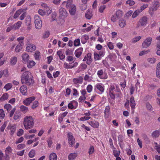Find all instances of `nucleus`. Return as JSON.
<instances>
[{
	"instance_id": "obj_1",
	"label": "nucleus",
	"mask_w": 160,
	"mask_h": 160,
	"mask_svg": "<svg viewBox=\"0 0 160 160\" xmlns=\"http://www.w3.org/2000/svg\"><path fill=\"white\" fill-rule=\"evenodd\" d=\"M21 80L22 83L30 84L34 82L33 77L31 72L29 71L24 72L21 77Z\"/></svg>"
},
{
	"instance_id": "obj_2",
	"label": "nucleus",
	"mask_w": 160,
	"mask_h": 160,
	"mask_svg": "<svg viewBox=\"0 0 160 160\" xmlns=\"http://www.w3.org/2000/svg\"><path fill=\"white\" fill-rule=\"evenodd\" d=\"M23 125L26 130L32 128L34 125V118L31 116H27L23 118Z\"/></svg>"
},
{
	"instance_id": "obj_3",
	"label": "nucleus",
	"mask_w": 160,
	"mask_h": 160,
	"mask_svg": "<svg viewBox=\"0 0 160 160\" xmlns=\"http://www.w3.org/2000/svg\"><path fill=\"white\" fill-rule=\"evenodd\" d=\"M115 89V87L114 85H111L108 89V96L110 97L111 99H118L122 96V94L121 92H118V93L115 96L114 95V91Z\"/></svg>"
},
{
	"instance_id": "obj_4",
	"label": "nucleus",
	"mask_w": 160,
	"mask_h": 160,
	"mask_svg": "<svg viewBox=\"0 0 160 160\" xmlns=\"http://www.w3.org/2000/svg\"><path fill=\"white\" fill-rule=\"evenodd\" d=\"M34 22L35 26L36 28L40 29L42 26V21L40 18L37 15H36L34 17Z\"/></svg>"
},
{
	"instance_id": "obj_5",
	"label": "nucleus",
	"mask_w": 160,
	"mask_h": 160,
	"mask_svg": "<svg viewBox=\"0 0 160 160\" xmlns=\"http://www.w3.org/2000/svg\"><path fill=\"white\" fill-rule=\"evenodd\" d=\"M12 152V149L9 146L6 148L5 152V155L4 157V160H10V155Z\"/></svg>"
},
{
	"instance_id": "obj_6",
	"label": "nucleus",
	"mask_w": 160,
	"mask_h": 160,
	"mask_svg": "<svg viewBox=\"0 0 160 160\" xmlns=\"http://www.w3.org/2000/svg\"><path fill=\"white\" fill-rule=\"evenodd\" d=\"M97 74L98 77L101 79H106L108 78L107 73L103 72L102 69L98 70L97 71Z\"/></svg>"
},
{
	"instance_id": "obj_7",
	"label": "nucleus",
	"mask_w": 160,
	"mask_h": 160,
	"mask_svg": "<svg viewBox=\"0 0 160 160\" xmlns=\"http://www.w3.org/2000/svg\"><path fill=\"white\" fill-rule=\"evenodd\" d=\"M152 39L151 37L146 38L142 44V47L143 48H148L151 44Z\"/></svg>"
},
{
	"instance_id": "obj_8",
	"label": "nucleus",
	"mask_w": 160,
	"mask_h": 160,
	"mask_svg": "<svg viewBox=\"0 0 160 160\" xmlns=\"http://www.w3.org/2000/svg\"><path fill=\"white\" fill-rule=\"evenodd\" d=\"M59 14L60 18L63 19L67 16L68 13L65 8H61L59 9Z\"/></svg>"
},
{
	"instance_id": "obj_9",
	"label": "nucleus",
	"mask_w": 160,
	"mask_h": 160,
	"mask_svg": "<svg viewBox=\"0 0 160 160\" xmlns=\"http://www.w3.org/2000/svg\"><path fill=\"white\" fill-rule=\"evenodd\" d=\"M68 143L71 147H72L75 143V139L73 136L72 133L70 132L68 133Z\"/></svg>"
},
{
	"instance_id": "obj_10",
	"label": "nucleus",
	"mask_w": 160,
	"mask_h": 160,
	"mask_svg": "<svg viewBox=\"0 0 160 160\" xmlns=\"http://www.w3.org/2000/svg\"><path fill=\"white\" fill-rule=\"evenodd\" d=\"M105 52H104L100 51L98 53L96 52L94 53V58L95 60H98L101 59V58L104 56Z\"/></svg>"
},
{
	"instance_id": "obj_11",
	"label": "nucleus",
	"mask_w": 160,
	"mask_h": 160,
	"mask_svg": "<svg viewBox=\"0 0 160 160\" xmlns=\"http://www.w3.org/2000/svg\"><path fill=\"white\" fill-rule=\"evenodd\" d=\"M36 49V45L34 44L30 43L27 45L26 48V50L28 52H32L35 51Z\"/></svg>"
},
{
	"instance_id": "obj_12",
	"label": "nucleus",
	"mask_w": 160,
	"mask_h": 160,
	"mask_svg": "<svg viewBox=\"0 0 160 160\" xmlns=\"http://www.w3.org/2000/svg\"><path fill=\"white\" fill-rule=\"evenodd\" d=\"M88 124L91 127L94 128H98L99 127V124L97 121L91 119L90 121L88 122Z\"/></svg>"
},
{
	"instance_id": "obj_13",
	"label": "nucleus",
	"mask_w": 160,
	"mask_h": 160,
	"mask_svg": "<svg viewBox=\"0 0 160 160\" xmlns=\"http://www.w3.org/2000/svg\"><path fill=\"white\" fill-rule=\"evenodd\" d=\"M78 65V63L77 62L75 63H68L65 62L64 64L63 67L66 69H71L74 67H76Z\"/></svg>"
},
{
	"instance_id": "obj_14",
	"label": "nucleus",
	"mask_w": 160,
	"mask_h": 160,
	"mask_svg": "<svg viewBox=\"0 0 160 160\" xmlns=\"http://www.w3.org/2000/svg\"><path fill=\"white\" fill-rule=\"evenodd\" d=\"M83 61H86L88 64H90L92 62V59L91 58V54L90 53H88L85 56Z\"/></svg>"
},
{
	"instance_id": "obj_15",
	"label": "nucleus",
	"mask_w": 160,
	"mask_h": 160,
	"mask_svg": "<svg viewBox=\"0 0 160 160\" xmlns=\"http://www.w3.org/2000/svg\"><path fill=\"white\" fill-rule=\"evenodd\" d=\"M78 106V103L76 101H72L68 105V107L70 109H75Z\"/></svg>"
},
{
	"instance_id": "obj_16",
	"label": "nucleus",
	"mask_w": 160,
	"mask_h": 160,
	"mask_svg": "<svg viewBox=\"0 0 160 160\" xmlns=\"http://www.w3.org/2000/svg\"><path fill=\"white\" fill-rule=\"evenodd\" d=\"M69 12L71 15H75L76 11V7L75 5H72L68 8Z\"/></svg>"
},
{
	"instance_id": "obj_17",
	"label": "nucleus",
	"mask_w": 160,
	"mask_h": 160,
	"mask_svg": "<svg viewBox=\"0 0 160 160\" xmlns=\"http://www.w3.org/2000/svg\"><path fill=\"white\" fill-rule=\"evenodd\" d=\"M22 58L23 63H26L29 60L30 57L28 53H24L22 55Z\"/></svg>"
},
{
	"instance_id": "obj_18",
	"label": "nucleus",
	"mask_w": 160,
	"mask_h": 160,
	"mask_svg": "<svg viewBox=\"0 0 160 160\" xmlns=\"http://www.w3.org/2000/svg\"><path fill=\"white\" fill-rule=\"evenodd\" d=\"M24 45L23 42H20L16 46L15 51L16 52H20L23 46Z\"/></svg>"
},
{
	"instance_id": "obj_19",
	"label": "nucleus",
	"mask_w": 160,
	"mask_h": 160,
	"mask_svg": "<svg viewBox=\"0 0 160 160\" xmlns=\"http://www.w3.org/2000/svg\"><path fill=\"white\" fill-rule=\"evenodd\" d=\"M118 25L121 28L125 27L127 24L126 21L124 19H121L118 21Z\"/></svg>"
},
{
	"instance_id": "obj_20",
	"label": "nucleus",
	"mask_w": 160,
	"mask_h": 160,
	"mask_svg": "<svg viewBox=\"0 0 160 160\" xmlns=\"http://www.w3.org/2000/svg\"><path fill=\"white\" fill-rule=\"evenodd\" d=\"M20 92L24 95H25L27 92V88L26 86L23 85L20 88Z\"/></svg>"
},
{
	"instance_id": "obj_21",
	"label": "nucleus",
	"mask_w": 160,
	"mask_h": 160,
	"mask_svg": "<svg viewBox=\"0 0 160 160\" xmlns=\"http://www.w3.org/2000/svg\"><path fill=\"white\" fill-rule=\"evenodd\" d=\"M156 75L157 78H160V62L157 65Z\"/></svg>"
},
{
	"instance_id": "obj_22",
	"label": "nucleus",
	"mask_w": 160,
	"mask_h": 160,
	"mask_svg": "<svg viewBox=\"0 0 160 160\" xmlns=\"http://www.w3.org/2000/svg\"><path fill=\"white\" fill-rule=\"evenodd\" d=\"M147 21V18L145 17H143L141 18L139 21V23L142 26L146 25Z\"/></svg>"
},
{
	"instance_id": "obj_23",
	"label": "nucleus",
	"mask_w": 160,
	"mask_h": 160,
	"mask_svg": "<svg viewBox=\"0 0 160 160\" xmlns=\"http://www.w3.org/2000/svg\"><path fill=\"white\" fill-rule=\"evenodd\" d=\"M82 51L83 48H80L77 49L75 52V56L77 58L79 57L82 54Z\"/></svg>"
},
{
	"instance_id": "obj_24",
	"label": "nucleus",
	"mask_w": 160,
	"mask_h": 160,
	"mask_svg": "<svg viewBox=\"0 0 160 160\" xmlns=\"http://www.w3.org/2000/svg\"><path fill=\"white\" fill-rule=\"evenodd\" d=\"M7 128L11 130L10 134L11 135H13L16 131V127L15 126H11V125H8Z\"/></svg>"
},
{
	"instance_id": "obj_25",
	"label": "nucleus",
	"mask_w": 160,
	"mask_h": 160,
	"mask_svg": "<svg viewBox=\"0 0 160 160\" xmlns=\"http://www.w3.org/2000/svg\"><path fill=\"white\" fill-rule=\"evenodd\" d=\"M27 62V66L28 68H32L36 65V62L32 60H30Z\"/></svg>"
},
{
	"instance_id": "obj_26",
	"label": "nucleus",
	"mask_w": 160,
	"mask_h": 160,
	"mask_svg": "<svg viewBox=\"0 0 160 160\" xmlns=\"http://www.w3.org/2000/svg\"><path fill=\"white\" fill-rule=\"evenodd\" d=\"M23 12L24 9H20L17 10L13 15V18L15 19L17 18Z\"/></svg>"
},
{
	"instance_id": "obj_27",
	"label": "nucleus",
	"mask_w": 160,
	"mask_h": 160,
	"mask_svg": "<svg viewBox=\"0 0 160 160\" xmlns=\"http://www.w3.org/2000/svg\"><path fill=\"white\" fill-rule=\"evenodd\" d=\"M89 39V37L86 34L83 35L82 36L81 40L82 43L84 44Z\"/></svg>"
},
{
	"instance_id": "obj_28",
	"label": "nucleus",
	"mask_w": 160,
	"mask_h": 160,
	"mask_svg": "<svg viewBox=\"0 0 160 160\" xmlns=\"http://www.w3.org/2000/svg\"><path fill=\"white\" fill-rule=\"evenodd\" d=\"M110 114V108L108 106L106 107L104 110V117L105 118H108Z\"/></svg>"
},
{
	"instance_id": "obj_29",
	"label": "nucleus",
	"mask_w": 160,
	"mask_h": 160,
	"mask_svg": "<svg viewBox=\"0 0 160 160\" xmlns=\"http://www.w3.org/2000/svg\"><path fill=\"white\" fill-rule=\"evenodd\" d=\"M160 135V131L156 130L154 131L152 133V136L153 138H158Z\"/></svg>"
},
{
	"instance_id": "obj_30",
	"label": "nucleus",
	"mask_w": 160,
	"mask_h": 160,
	"mask_svg": "<svg viewBox=\"0 0 160 160\" xmlns=\"http://www.w3.org/2000/svg\"><path fill=\"white\" fill-rule=\"evenodd\" d=\"M83 82V78L81 77H79L73 79V82L75 83H81Z\"/></svg>"
},
{
	"instance_id": "obj_31",
	"label": "nucleus",
	"mask_w": 160,
	"mask_h": 160,
	"mask_svg": "<svg viewBox=\"0 0 160 160\" xmlns=\"http://www.w3.org/2000/svg\"><path fill=\"white\" fill-rule=\"evenodd\" d=\"M78 156L77 153H71L68 156V158L69 160H74Z\"/></svg>"
},
{
	"instance_id": "obj_32",
	"label": "nucleus",
	"mask_w": 160,
	"mask_h": 160,
	"mask_svg": "<svg viewBox=\"0 0 160 160\" xmlns=\"http://www.w3.org/2000/svg\"><path fill=\"white\" fill-rule=\"evenodd\" d=\"M72 0H68L66 2L65 1L63 2H62V4H65L66 2V6L67 8H68L72 5H74V4H72Z\"/></svg>"
},
{
	"instance_id": "obj_33",
	"label": "nucleus",
	"mask_w": 160,
	"mask_h": 160,
	"mask_svg": "<svg viewBox=\"0 0 160 160\" xmlns=\"http://www.w3.org/2000/svg\"><path fill=\"white\" fill-rule=\"evenodd\" d=\"M22 24V22L19 21L12 25L14 28V30L18 29L21 27Z\"/></svg>"
},
{
	"instance_id": "obj_34",
	"label": "nucleus",
	"mask_w": 160,
	"mask_h": 160,
	"mask_svg": "<svg viewBox=\"0 0 160 160\" xmlns=\"http://www.w3.org/2000/svg\"><path fill=\"white\" fill-rule=\"evenodd\" d=\"M57 54L61 60H63L64 59L65 56L63 54L61 50H59L57 51Z\"/></svg>"
},
{
	"instance_id": "obj_35",
	"label": "nucleus",
	"mask_w": 160,
	"mask_h": 160,
	"mask_svg": "<svg viewBox=\"0 0 160 160\" xmlns=\"http://www.w3.org/2000/svg\"><path fill=\"white\" fill-rule=\"evenodd\" d=\"M96 87L97 89L100 91L102 93L104 92V87L102 86V84H98L96 85Z\"/></svg>"
},
{
	"instance_id": "obj_36",
	"label": "nucleus",
	"mask_w": 160,
	"mask_h": 160,
	"mask_svg": "<svg viewBox=\"0 0 160 160\" xmlns=\"http://www.w3.org/2000/svg\"><path fill=\"white\" fill-rule=\"evenodd\" d=\"M21 113L18 111H16L14 114L13 116V119L15 120H17L20 117Z\"/></svg>"
},
{
	"instance_id": "obj_37",
	"label": "nucleus",
	"mask_w": 160,
	"mask_h": 160,
	"mask_svg": "<svg viewBox=\"0 0 160 160\" xmlns=\"http://www.w3.org/2000/svg\"><path fill=\"white\" fill-rule=\"evenodd\" d=\"M49 158V160H57V155L55 153L52 152L50 154Z\"/></svg>"
},
{
	"instance_id": "obj_38",
	"label": "nucleus",
	"mask_w": 160,
	"mask_h": 160,
	"mask_svg": "<svg viewBox=\"0 0 160 160\" xmlns=\"http://www.w3.org/2000/svg\"><path fill=\"white\" fill-rule=\"evenodd\" d=\"M12 85L11 83H8L5 85L3 88L7 91L10 90L12 88Z\"/></svg>"
},
{
	"instance_id": "obj_39",
	"label": "nucleus",
	"mask_w": 160,
	"mask_h": 160,
	"mask_svg": "<svg viewBox=\"0 0 160 160\" xmlns=\"http://www.w3.org/2000/svg\"><path fill=\"white\" fill-rule=\"evenodd\" d=\"M20 109L21 111L23 113H26L28 111V108L23 105H21L20 107Z\"/></svg>"
},
{
	"instance_id": "obj_40",
	"label": "nucleus",
	"mask_w": 160,
	"mask_h": 160,
	"mask_svg": "<svg viewBox=\"0 0 160 160\" xmlns=\"http://www.w3.org/2000/svg\"><path fill=\"white\" fill-rule=\"evenodd\" d=\"M123 14V12L122 11L120 10H117L115 13V15L116 16L117 18H120L121 17Z\"/></svg>"
},
{
	"instance_id": "obj_41",
	"label": "nucleus",
	"mask_w": 160,
	"mask_h": 160,
	"mask_svg": "<svg viewBox=\"0 0 160 160\" xmlns=\"http://www.w3.org/2000/svg\"><path fill=\"white\" fill-rule=\"evenodd\" d=\"M31 22V18L30 16H27L26 19V23L27 25L28 26H30Z\"/></svg>"
},
{
	"instance_id": "obj_42",
	"label": "nucleus",
	"mask_w": 160,
	"mask_h": 160,
	"mask_svg": "<svg viewBox=\"0 0 160 160\" xmlns=\"http://www.w3.org/2000/svg\"><path fill=\"white\" fill-rule=\"evenodd\" d=\"M17 61V58L16 57H12L11 59L10 63L12 65H15Z\"/></svg>"
},
{
	"instance_id": "obj_43",
	"label": "nucleus",
	"mask_w": 160,
	"mask_h": 160,
	"mask_svg": "<svg viewBox=\"0 0 160 160\" xmlns=\"http://www.w3.org/2000/svg\"><path fill=\"white\" fill-rule=\"evenodd\" d=\"M140 12H141L138 9L135 10L133 12H132V18H134L137 17Z\"/></svg>"
},
{
	"instance_id": "obj_44",
	"label": "nucleus",
	"mask_w": 160,
	"mask_h": 160,
	"mask_svg": "<svg viewBox=\"0 0 160 160\" xmlns=\"http://www.w3.org/2000/svg\"><path fill=\"white\" fill-rule=\"evenodd\" d=\"M40 53L39 51H36L34 54V58L36 60H39L40 58Z\"/></svg>"
},
{
	"instance_id": "obj_45",
	"label": "nucleus",
	"mask_w": 160,
	"mask_h": 160,
	"mask_svg": "<svg viewBox=\"0 0 160 160\" xmlns=\"http://www.w3.org/2000/svg\"><path fill=\"white\" fill-rule=\"evenodd\" d=\"M92 16V14L91 11L90 10H88L85 14L86 17L87 19H89L91 18Z\"/></svg>"
},
{
	"instance_id": "obj_46",
	"label": "nucleus",
	"mask_w": 160,
	"mask_h": 160,
	"mask_svg": "<svg viewBox=\"0 0 160 160\" xmlns=\"http://www.w3.org/2000/svg\"><path fill=\"white\" fill-rule=\"evenodd\" d=\"M106 6L102 5L98 8V11L100 13H103L106 8Z\"/></svg>"
},
{
	"instance_id": "obj_47",
	"label": "nucleus",
	"mask_w": 160,
	"mask_h": 160,
	"mask_svg": "<svg viewBox=\"0 0 160 160\" xmlns=\"http://www.w3.org/2000/svg\"><path fill=\"white\" fill-rule=\"evenodd\" d=\"M35 151L34 149H32L29 152L28 156L30 158H32L35 156Z\"/></svg>"
},
{
	"instance_id": "obj_48",
	"label": "nucleus",
	"mask_w": 160,
	"mask_h": 160,
	"mask_svg": "<svg viewBox=\"0 0 160 160\" xmlns=\"http://www.w3.org/2000/svg\"><path fill=\"white\" fill-rule=\"evenodd\" d=\"M120 151H117V150H113V154L115 157L119 156L120 154Z\"/></svg>"
},
{
	"instance_id": "obj_49",
	"label": "nucleus",
	"mask_w": 160,
	"mask_h": 160,
	"mask_svg": "<svg viewBox=\"0 0 160 160\" xmlns=\"http://www.w3.org/2000/svg\"><path fill=\"white\" fill-rule=\"evenodd\" d=\"M44 11L45 12V14L48 15L50 13H51L52 12V8L50 7H48L46 9L45 8L44 9Z\"/></svg>"
},
{
	"instance_id": "obj_50",
	"label": "nucleus",
	"mask_w": 160,
	"mask_h": 160,
	"mask_svg": "<svg viewBox=\"0 0 160 160\" xmlns=\"http://www.w3.org/2000/svg\"><path fill=\"white\" fill-rule=\"evenodd\" d=\"M9 95L8 93H6L3 94L0 98V100H5L8 98Z\"/></svg>"
},
{
	"instance_id": "obj_51",
	"label": "nucleus",
	"mask_w": 160,
	"mask_h": 160,
	"mask_svg": "<svg viewBox=\"0 0 160 160\" xmlns=\"http://www.w3.org/2000/svg\"><path fill=\"white\" fill-rule=\"evenodd\" d=\"M156 53L158 55L160 56V42H159L157 45Z\"/></svg>"
},
{
	"instance_id": "obj_52",
	"label": "nucleus",
	"mask_w": 160,
	"mask_h": 160,
	"mask_svg": "<svg viewBox=\"0 0 160 160\" xmlns=\"http://www.w3.org/2000/svg\"><path fill=\"white\" fill-rule=\"evenodd\" d=\"M48 145L49 147H51L52 144V138L51 137H50L47 140Z\"/></svg>"
},
{
	"instance_id": "obj_53",
	"label": "nucleus",
	"mask_w": 160,
	"mask_h": 160,
	"mask_svg": "<svg viewBox=\"0 0 160 160\" xmlns=\"http://www.w3.org/2000/svg\"><path fill=\"white\" fill-rule=\"evenodd\" d=\"M148 7V5L147 4H144L139 9H138L139 11L141 12L145 8H147Z\"/></svg>"
},
{
	"instance_id": "obj_54",
	"label": "nucleus",
	"mask_w": 160,
	"mask_h": 160,
	"mask_svg": "<svg viewBox=\"0 0 160 160\" xmlns=\"http://www.w3.org/2000/svg\"><path fill=\"white\" fill-rule=\"evenodd\" d=\"M5 116V115L3 110L2 109H0V119H3Z\"/></svg>"
},
{
	"instance_id": "obj_55",
	"label": "nucleus",
	"mask_w": 160,
	"mask_h": 160,
	"mask_svg": "<svg viewBox=\"0 0 160 160\" xmlns=\"http://www.w3.org/2000/svg\"><path fill=\"white\" fill-rule=\"evenodd\" d=\"M132 12L133 11L132 10H129L125 13V16L126 17L128 18L131 16V15H132Z\"/></svg>"
},
{
	"instance_id": "obj_56",
	"label": "nucleus",
	"mask_w": 160,
	"mask_h": 160,
	"mask_svg": "<svg viewBox=\"0 0 160 160\" xmlns=\"http://www.w3.org/2000/svg\"><path fill=\"white\" fill-rule=\"evenodd\" d=\"M135 3V2L133 0H128L126 2V4L129 5L130 6H132L134 5Z\"/></svg>"
},
{
	"instance_id": "obj_57",
	"label": "nucleus",
	"mask_w": 160,
	"mask_h": 160,
	"mask_svg": "<svg viewBox=\"0 0 160 160\" xmlns=\"http://www.w3.org/2000/svg\"><path fill=\"white\" fill-rule=\"evenodd\" d=\"M38 105V101H35L32 102V109L36 108Z\"/></svg>"
},
{
	"instance_id": "obj_58",
	"label": "nucleus",
	"mask_w": 160,
	"mask_h": 160,
	"mask_svg": "<svg viewBox=\"0 0 160 160\" xmlns=\"http://www.w3.org/2000/svg\"><path fill=\"white\" fill-rule=\"evenodd\" d=\"M5 109H6L8 112L12 108V106L9 104H7L5 105L4 106Z\"/></svg>"
},
{
	"instance_id": "obj_59",
	"label": "nucleus",
	"mask_w": 160,
	"mask_h": 160,
	"mask_svg": "<svg viewBox=\"0 0 160 160\" xmlns=\"http://www.w3.org/2000/svg\"><path fill=\"white\" fill-rule=\"evenodd\" d=\"M80 44V40L79 38L75 39L74 41V45L75 46H78Z\"/></svg>"
},
{
	"instance_id": "obj_60",
	"label": "nucleus",
	"mask_w": 160,
	"mask_h": 160,
	"mask_svg": "<svg viewBox=\"0 0 160 160\" xmlns=\"http://www.w3.org/2000/svg\"><path fill=\"white\" fill-rule=\"evenodd\" d=\"M107 45L109 49L110 50H112L114 48V45L113 43L111 42H108L107 43Z\"/></svg>"
},
{
	"instance_id": "obj_61",
	"label": "nucleus",
	"mask_w": 160,
	"mask_h": 160,
	"mask_svg": "<svg viewBox=\"0 0 160 160\" xmlns=\"http://www.w3.org/2000/svg\"><path fill=\"white\" fill-rule=\"evenodd\" d=\"M156 60L155 58H149L147 59V61L150 63H153L156 62Z\"/></svg>"
},
{
	"instance_id": "obj_62",
	"label": "nucleus",
	"mask_w": 160,
	"mask_h": 160,
	"mask_svg": "<svg viewBox=\"0 0 160 160\" xmlns=\"http://www.w3.org/2000/svg\"><path fill=\"white\" fill-rule=\"evenodd\" d=\"M92 88L93 87L91 84L88 85L86 88L87 91L88 93H90L92 91Z\"/></svg>"
},
{
	"instance_id": "obj_63",
	"label": "nucleus",
	"mask_w": 160,
	"mask_h": 160,
	"mask_svg": "<svg viewBox=\"0 0 160 160\" xmlns=\"http://www.w3.org/2000/svg\"><path fill=\"white\" fill-rule=\"evenodd\" d=\"M149 52L150 50H149L141 51L139 53V55L140 56H142L144 55L147 54Z\"/></svg>"
},
{
	"instance_id": "obj_64",
	"label": "nucleus",
	"mask_w": 160,
	"mask_h": 160,
	"mask_svg": "<svg viewBox=\"0 0 160 160\" xmlns=\"http://www.w3.org/2000/svg\"><path fill=\"white\" fill-rule=\"evenodd\" d=\"M91 118L90 117L84 116L80 118L79 120L80 121H84L87 120H88Z\"/></svg>"
}]
</instances>
